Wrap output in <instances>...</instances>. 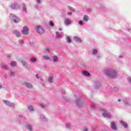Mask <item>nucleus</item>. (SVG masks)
<instances>
[{
    "label": "nucleus",
    "instance_id": "obj_21",
    "mask_svg": "<svg viewBox=\"0 0 131 131\" xmlns=\"http://www.w3.org/2000/svg\"><path fill=\"white\" fill-rule=\"evenodd\" d=\"M67 41H68L69 43H70L71 42V39H70V38L69 37L67 38Z\"/></svg>",
    "mask_w": 131,
    "mask_h": 131
},
{
    "label": "nucleus",
    "instance_id": "obj_9",
    "mask_svg": "<svg viewBox=\"0 0 131 131\" xmlns=\"http://www.w3.org/2000/svg\"><path fill=\"white\" fill-rule=\"evenodd\" d=\"M74 39L76 41H78V42H81V40L79 38H78V37H74Z\"/></svg>",
    "mask_w": 131,
    "mask_h": 131
},
{
    "label": "nucleus",
    "instance_id": "obj_2",
    "mask_svg": "<svg viewBox=\"0 0 131 131\" xmlns=\"http://www.w3.org/2000/svg\"><path fill=\"white\" fill-rule=\"evenodd\" d=\"M29 30L28 29V28L27 27H24L22 30L23 34H24V35H27L28 33H29Z\"/></svg>",
    "mask_w": 131,
    "mask_h": 131
},
{
    "label": "nucleus",
    "instance_id": "obj_10",
    "mask_svg": "<svg viewBox=\"0 0 131 131\" xmlns=\"http://www.w3.org/2000/svg\"><path fill=\"white\" fill-rule=\"evenodd\" d=\"M25 84L27 88H28L29 89H31V88H32V85L30 83H26Z\"/></svg>",
    "mask_w": 131,
    "mask_h": 131
},
{
    "label": "nucleus",
    "instance_id": "obj_35",
    "mask_svg": "<svg viewBox=\"0 0 131 131\" xmlns=\"http://www.w3.org/2000/svg\"><path fill=\"white\" fill-rule=\"evenodd\" d=\"M41 107H42V108H43V106L42 105H41Z\"/></svg>",
    "mask_w": 131,
    "mask_h": 131
},
{
    "label": "nucleus",
    "instance_id": "obj_28",
    "mask_svg": "<svg viewBox=\"0 0 131 131\" xmlns=\"http://www.w3.org/2000/svg\"><path fill=\"white\" fill-rule=\"evenodd\" d=\"M36 2L38 4H40V0H36Z\"/></svg>",
    "mask_w": 131,
    "mask_h": 131
},
{
    "label": "nucleus",
    "instance_id": "obj_26",
    "mask_svg": "<svg viewBox=\"0 0 131 131\" xmlns=\"http://www.w3.org/2000/svg\"><path fill=\"white\" fill-rule=\"evenodd\" d=\"M56 34L57 38L60 37V36H59L60 35V34L58 32H56Z\"/></svg>",
    "mask_w": 131,
    "mask_h": 131
},
{
    "label": "nucleus",
    "instance_id": "obj_29",
    "mask_svg": "<svg viewBox=\"0 0 131 131\" xmlns=\"http://www.w3.org/2000/svg\"><path fill=\"white\" fill-rule=\"evenodd\" d=\"M46 51L47 52H50V50H49V49H46Z\"/></svg>",
    "mask_w": 131,
    "mask_h": 131
},
{
    "label": "nucleus",
    "instance_id": "obj_30",
    "mask_svg": "<svg viewBox=\"0 0 131 131\" xmlns=\"http://www.w3.org/2000/svg\"><path fill=\"white\" fill-rule=\"evenodd\" d=\"M4 68L5 69H7V68H8V67L7 66H5Z\"/></svg>",
    "mask_w": 131,
    "mask_h": 131
},
{
    "label": "nucleus",
    "instance_id": "obj_37",
    "mask_svg": "<svg viewBox=\"0 0 131 131\" xmlns=\"http://www.w3.org/2000/svg\"><path fill=\"white\" fill-rule=\"evenodd\" d=\"M77 105H78V103H77Z\"/></svg>",
    "mask_w": 131,
    "mask_h": 131
},
{
    "label": "nucleus",
    "instance_id": "obj_4",
    "mask_svg": "<svg viewBox=\"0 0 131 131\" xmlns=\"http://www.w3.org/2000/svg\"><path fill=\"white\" fill-rule=\"evenodd\" d=\"M101 111L102 112V115L103 117H107V118H111V115H110V114L105 113L104 110H102Z\"/></svg>",
    "mask_w": 131,
    "mask_h": 131
},
{
    "label": "nucleus",
    "instance_id": "obj_25",
    "mask_svg": "<svg viewBox=\"0 0 131 131\" xmlns=\"http://www.w3.org/2000/svg\"><path fill=\"white\" fill-rule=\"evenodd\" d=\"M4 103H5V104H6V105H9V104H10V103H9V101H8L4 100Z\"/></svg>",
    "mask_w": 131,
    "mask_h": 131
},
{
    "label": "nucleus",
    "instance_id": "obj_23",
    "mask_svg": "<svg viewBox=\"0 0 131 131\" xmlns=\"http://www.w3.org/2000/svg\"><path fill=\"white\" fill-rule=\"evenodd\" d=\"M93 55H96V54H97V50L93 49Z\"/></svg>",
    "mask_w": 131,
    "mask_h": 131
},
{
    "label": "nucleus",
    "instance_id": "obj_1",
    "mask_svg": "<svg viewBox=\"0 0 131 131\" xmlns=\"http://www.w3.org/2000/svg\"><path fill=\"white\" fill-rule=\"evenodd\" d=\"M105 74L108 77H111L112 78H114V77H116V72H113L111 70L107 71L105 72Z\"/></svg>",
    "mask_w": 131,
    "mask_h": 131
},
{
    "label": "nucleus",
    "instance_id": "obj_34",
    "mask_svg": "<svg viewBox=\"0 0 131 131\" xmlns=\"http://www.w3.org/2000/svg\"><path fill=\"white\" fill-rule=\"evenodd\" d=\"M118 102H120V99H119V100H118Z\"/></svg>",
    "mask_w": 131,
    "mask_h": 131
},
{
    "label": "nucleus",
    "instance_id": "obj_11",
    "mask_svg": "<svg viewBox=\"0 0 131 131\" xmlns=\"http://www.w3.org/2000/svg\"><path fill=\"white\" fill-rule=\"evenodd\" d=\"M83 20L86 22H88V21H89V16H88V15L84 16Z\"/></svg>",
    "mask_w": 131,
    "mask_h": 131
},
{
    "label": "nucleus",
    "instance_id": "obj_17",
    "mask_svg": "<svg viewBox=\"0 0 131 131\" xmlns=\"http://www.w3.org/2000/svg\"><path fill=\"white\" fill-rule=\"evenodd\" d=\"M54 62H58V57L57 56H54L53 57Z\"/></svg>",
    "mask_w": 131,
    "mask_h": 131
},
{
    "label": "nucleus",
    "instance_id": "obj_31",
    "mask_svg": "<svg viewBox=\"0 0 131 131\" xmlns=\"http://www.w3.org/2000/svg\"><path fill=\"white\" fill-rule=\"evenodd\" d=\"M68 15H71V14H72V13H71V12H68Z\"/></svg>",
    "mask_w": 131,
    "mask_h": 131
},
{
    "label": "nucleus",
    "instance_id": "obj_8",
    "mask_svg": "<svg viewBox=\"0 0 131 131\" xmlns=\"http://www.w3.org/2000/svg\"><path fill=\"white\" fill-rule=\"evenodd\" d=\"M120 123H121V124H122V125H123V126H124V127H127V124H126V123H125V122L120 121Z\"/></svg>",
    "mask_w": 131,
    "mask_h": 131
},
{
    "label": "nucleus",
    "instance_id": "obj_33",
    "mask_svg": "<svg viewBox=\"0 0 131 131\" xmlns=\"http://www.w3.org/2000/svg\"><path fill=\"white\" fill-rule=\"evenodd\" d=\"M37 75H38V74L36 75V77H37V78H39L38 76H37Z\"/></svg>",
    "mask_w": 131,
    "mask_h": 131
},
{
    "label": "nucleus",
    "instance_id": "obj_16",
    "mask_svg": "<svg viewBox=\"0 0 131 131\" xmlns=\"http://www.w3.org/2000/svg\"><path fill=\"white\" fill-rule=\"evenodd\" d=\"M16 62L15 61H12L11 63V66H12V67H14V66H16Z\"/></svg>",
    "mask_w": 131,
    "mask_h": 131
},
{
    "label": "nucleus",
    "instance_id": "obj_6",
    "mask_svg": "<svg viewBox=\"0 0 131 131\" xmlns=\"http://www.w3.org/2000/svg\"><path fill=\"white\" fill-rule=\"evenodd\" d=\"M111 128L112 129H114V130H116L117 129V127H116V125H115V123H114V122H112L111 123Z\"/></svg>",
    "mask_w": 131,
    "mask_h": 131
},
{
    "label": "nucleus",
    "instance_id": "obj_18",
    "mask_svg": "<svg viewBox=\"0 0 131 131\" xmlns=\"http://www.w3.org/2000/svg\"><path fill=\"white\" fill-rule=\"evenodd\" d=\"M23 11H24V12H26V6L24 4H23Z\"/></svg>",
    "mask_w": 131,
    "mask_h": 131
},
{
    "label": "nucleus",
    "instance_id": "obj_5",
    "mask_svg": "<svg viewBox=\"0 0 131 131\" xmlns=\"http://www.w3.org/2000/svg\"><path fill=\"white\" fill-rule=\"evenodd\" d=\"M64 23L66 24V25H71V24L72 23V21H71V20H70L69 18H65Z\"/></svg>",
    "mask_w": 131,
    "mask_h": 131
},
{
    "label": "nucleus",
    "instance_id": "obj_36",
    "mask_svg": "<svg viewBox=\"0 0 131 131\" xmlns=\"http://www.w3.org/2000/svg\"><path fill=\"white\" fill-rule=\"evenodd\" d=\"M23 64L24 65H25V63H24V62H23Z\"/></svg>",
    "mask_w": 131,
    "mask_h": 131
},
{
    "label": "nucleus",
    "instance_id": "obj_32",
    "mask_svg": "<svg viewBox=\"0 0 131 131\" xmlns=\"http://www.w3.org/2000/svg\"><path fill=\"white\" fill-rule=\"evenodd\" d=\"M87 130H88V128L84 129L83 130V131H87Z\"/></svg>",
    "mask_w": 131,
    "mask_h": 131
},
{
    "label": "nucleus",
    "instance_id": "obj_13",
    "mask_svg": "<svg viewBox=\"0 0 131 131\" xmlns=\"http://www.w3.org/2000/svg\"><path fill=\"white\" fill-rule=\"evenodd\" d=\"M13 21L14 23H18V22H20V19H19V18L16 17L15 18V19H13Z\"/></svg>",
    "mask_w": 131,
    "mask_h": 131
},
{
    "label": "nucleus",
    "instance_id": "obj_19",
    "mask_svg": "<svg viewBox=\"0 0 131 131\" xmlns=\"http://www.w3.org/2000/svg\"><path fill=\"white\" fill-rule=\"evenodd\" d=\"M28 109L29 110H30V111H33V107H32V106L30 105V106L28 107Z\"/></svg>",
    "mask_w": 131,
    "mask_h": 131
},
{
    "label": "nucleus",
    "instance_id": "obj_15",
    "mask_svg": "<svg viewBox=\"0 0 131 131\" xmlns=\"http://www.w3.org/2000/svg\"><path fill=\"white\" fill-rule=\"evenodd\" d=\"M27 129H28V130L31 131L32 130V127L31 126V125H28L27 127Z\"/></svg>",
    "mask_w": 131,
    "mask_h": 131
},
{
    "label": "nucleus",
    "instance_id": "obj_20",
    "mask_svg": "<svg viewBox=\"0 0 131 131\" xmlns=\"http://www.w3.org/2000/svg\"><path fill=\"white\" fill-rule=\"evenodd\" d=\"M30 61L31 62H35V61H36V59L33 57L30 59Z\"/></svg>",
    "mask_w": 131,
    "mask_h": 131
},
{
    "label": "nucleus",
    "instance_id": "obj_3",
    "mask_svg": "<svg viewBox=\"0 0 131 131\" xmlns=\"http://www.w3.org/2000/svg\"><path fill=\"white\" fill-rule=\"evenodd\" d=\"M36 30L38 33H40V34H43V29L42 28L39 26H37L36 28Z\"/></svg>",
    "mask_w": 131,
    "mask_h": 131
},
{
    "label": "nucleus",
    "instance_id": "obj_22",
    "mask_svg": "<svg viewBox=\"0 0 131 131\" xmlns=\"http://www.w3.org/2000/svg\"><path fill=\"white\" fill-rule=\"evenodd\" d=\"M43 58L45 59V60H50V57H49L48 56H43Z\"/></svg>",
    "mask_w": 131,
    "mask_h": 131
},
{
    "label": "nucleus",
    "instance_id": "obj_24",
    "mask_svg": "<svg viewBox=\"0 0 131 131\" xmlns=\"http://www.w3.org/2000/svg\"><path fill=\"white\" fill-rule=\"evenodd\" d=\"M49 25L51 27H53V26H54V23H53V22H52V21H50Z\"/></svg>",
    "mask_w": 131,
    "mask_h": 131
},
{
    "label": "nucleus",
    "instance_id": "obj_12",
    "mask_svg": "<svg viewBox=\"0 0 131 131\" xmlns=\"http://www.w3.org/2000/svg\"><path fill=\"white\" fill-rule=\"evenodd\" d=\"M83 75H84V76H90V73L84 71L83 72Z\"/></svg>",
    "mask_w": 131,
    "mask_h": 131
},
{
    "label": "nucleus",
    "instance_id": "obj_7",
    "mask_svg": "<svg viewBox=\"0 0 131 131\" xmlns=\"http://www.w3.org/2000/svg\"><path fill=\"white\" fill-rule=\"evenodd\" d=\"M13 33L16 35V36H17V37H19L21 34H20V32H18L17 30H14L13 31Z\"/></svg>",
    "mask_w": 131,
    "mask_h": 131
},
{
    "label": "nucleus",
    "instance_id": "obj_14",
    "mask_svg": "<svg viewBox=\"0 0 131 131\" xmlns=\"http://www.w3.org/2000/svg\"><path fill=\"white\" fill-rule=\"evenodd\" d=\"M53 78H54V77L52 76H50L48 78V81H49V82H53Z\"/></svg>",
    "mask_w": 131,
    "mask_h": 131
},
{
    "label": "nucleus",
    "instance_id": "obj_27",
    "mask_svg": "<svg viewBox=\"0 0 131 131\" xmlns=\"http://www.w3.org/2000/svg\"><path fill=\"white\" fill-rule=\"evenodd\" d=\"M79 24L80 25H82V21H81V20L79 21Z\"/></svg>",
    "mask_w": 131,
    "mask_h": 131
}]
</instances>
